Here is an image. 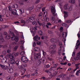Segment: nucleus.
<instances>
[{
  "instance_id": "37998d69",
  "label": "nucleus",
  "mask_w": 80,
  "mask_h": 80,
  "mask_svg": "<svg viewBox=\"0 0 80 80\" xmlns=\"http://www.w3.org/2000/svg\"><path fill=\"white\" fill-rule=\"evenodd\" d=\"M2 63H3L4 62V63H6L7 62V61L5 60V59H3L2 60Z\"/></svg>"
},
{
  "instance_id": "338daca9",
  "label": "nucleus",
  "mask_w": 80,
  "mask_h": 80,
  "mask_svg": "<svg viewBox=\"0 0 80 80\" xmlns=\"http://www.w3.org/2000/svg\"><path fill=\"white\" fill-rule=\"evenodd\" d=\"M0 21L1 22L3 21V19L1 17V15H0Z\"/></svg>"
},
{
  "instance_id": "a19ab883",
  "label": "nucleus",
  "mask_w": 80,
  "mask_h": 80,
  "mask_svg": "<svg viewBox=\"0 0 80 80\" xmlns=\"http://www.w3.org/2000/svg\"><path fill=\"white\" fill-rule=\"evenodd\" d=\"M56 52V51L55 50H52L51 51L52 54H54Z\"/></svg>"
},
{
  "instance_id": "20e7f679",
  "label": "nucleus",
  "mask_w": 80,
  "mask_h": 80,
  "mask_svg": "<svg viewBox=\"0 0 80 80\" xmlns=\"http://www.w3.org/2000/svg\"><path fill=\"white\" fill-rule=\"evenodd\" d=\"M51 10L52 15L54 16V17L56 16V13H55L56 10L55 8L53 6H52L51 8Z\"/></svg>"
},
{
  "instance_id": "13d9d810",
  "label": "nucleus",
  "mask_w": 80,
  "mask_h": 80,
  "mask_svg": "<svg viewBox=\"0 0 80 80\" xmlns=\"http://www.w3.org/2000/svg\"><path fill=\"white\" fill-rule=\"evenodd\" d=\"M7 69H8V67H7V66L5 67L4 68L3 70H7Z\"/></svg>"
},
{
  "instance_id": "ea45409f",
  "label": "nucleus",
  "mask_w": 80,
  "mask_h": 80,
  "mask_svg": "<svg viewBox=\"0 0 80 80\" xmlns=\"http://www.w3.org/2000/svg\"><path fill=\"white\" fill-rule=\"evenodd\" d=\"M64 33H65V37H67V33L66 32H64L63 33H62V37H63V35H64Z\"/></svg>"
},
{
  "instance_id": "a211bd4d",
  "label": "nucleus",
  "mask_w": 80,
  "mask_h": 80,
  "mask_svg": "<svg viewBox=\"0 0 80 80\" xmlns=\"http://www.w3.org/2000/svg\"><path fill=\"white\" fill-rule=\"evenodd\" d=\"M55 23H60L61 22H62V21L60 19L58 21V20H56L55 21Z\"/></svg>"
},
{
  "instance_id": "f257e3e1",
  "label": "nucleus",
  "mask_w": 80,
  "mask_h": 80,
  "mask_svg": "<svg viewBox=\"0 0 80 80\" xmlns=\"http://www.w3.org/2000/svg\"><path fill=\"white\" fill-rule=\"evenodd\" d=\"M34 20H35V17H33L32 16H31L30 17H29L28 19H27L26 20V23H29L30 21L31 22H32L34 21Z\"/></svg>"
},
{
  "instance_id": "dca6fc26",
  "label": "nucleus",
  "mask_w": 80,
  "mask_h": 80,
  "mask_svg": "<svg viewBox=\"0 0 80 80\" xmlns=\"http://www.w3.org/2000/svg\"><path fill=\"white\" fill-rule=\"evenodd\" d=\"M7 57H8L9 58H11L12 57V58H13V56H12V53H10L9 54H8L7 55Z\"/></svg>"
},
{
  "instance_id": "5fc2aeb1",
  "label": "nucleus",
  "mask_w": 80,
  "mask_h": 80,
  "mask_svg": "<svg viewBox=\"0 0 80 80\" xmlns=\"http://www.w3.org/2000/svg\"><path fill=\"white\" fill-rule=\"evenodd\" d=\"M45 19L46 20V22H48L49 21V19H48V18L45 17Z\"/></svg>"
},
{
  "instance_id": "4468645a",
  "label": "nucleus",
  "mask_w": 80,
  "mask_h": 80,
  "mask_svg": "<svg viewBox=\"0 0 80 80\" xmlns=\"http://www.w3.org/2000/svg\"><path fill=\"white\" fill-rule=\"evenodd\" d=\"M18 47V46L17 45L14 48H13V51H15V52H16L17 50V48Z\"/></svg>"
},
{
  "instance_id": "7c9ffc66",
  "label": "nucleus",
  "mask_w": 80,
  "mask_h": 80,
  "mask_svg": "<svg viewBox=\"0 0 80 80\" xmlns=\"http://www.w3.org/2000/svg\"><path fill=\"white\" fill-rule=\"evenodd\" d=\"M14 40H19V38H18V37L17 36H16L15 37H14Z\"/></svg>"
},
{
  "instance_id": "69168bd1",
  "label": "nucleus",
  "mask_w": 80,
  "mask_h": 80,
  "mask_svg": "<svg viewBox=\"0 0 80 80\" xmlns=\"http://www.w3.org/2000/svg\"><path fill=\"white\" fill-rule=\"evenodd\" d=\"M36 45V42H33V47H35Z\"/></svg>"
},
{
  "instance_id": "c85d7f7f",
  "label": "nucleus",
  "mask_w": 80,
  "mask_h": 80,
  "mask_svg": "<svg viewBox=\"0 0 80 80\" xmlns=\"http://www.w3.org/2000/svg\"><path fill=\"white\" fill-rule=\"evenodd\" d=\"M20 55L21 56L24 55L25 54V52L22 51L20 52Z\"/></svg>"
},
{
  "instance_id": "7ed1b4c3",
  "label": "nucleus",
  "mask_w": 80,
  "mask_h": 80,
  "mask_svg": "<svg viewBox=\"0 0 80 80\" xmlns=\"http://www.w3.org/2000/svg\"><path fill=\"white\" fill-rule=\"evenodd\" d=\"M80 60V52L78 53L77 54V56L74 58L72 59V61L75 62L77 60Z\"/></svg>"
},
{
  "instance_id": "f8f14e48",
  "label": "nucleus",
  "mask_w": 80,
  "mask_h": 80,
  "mask_svg": "<svg viewBox=\"0 0 80 80\" xmlns=\"http://www.w3.org/2000/svg\"><path fill=\"white\" fill-rule=\"evenodd\" d=\"M1 28L2 29L8 28V26L7 25H2L1 27Z\"/></svg>"
},
{
  "instance_id": "6ab92c4d",
  "label": "nucleus",
  "mask_w": 80,
  "mask_h": 80,
  "mask_svg": "<svg viewBox=\"0 0 80 80\" xmlns=\"http://www.w3.org/2000/svg\"><path fill=\"white\" fill-rule=\"evenodd\" d=\"M75 0H70L69 1V2L70 3L73 4L75 3Z\"/></svg>"
},
{
  "instance_id": "9b49d317",
  "label": "nucleus",
  "mask_w": 80,
  "mask_h": 80,
  "mask_svg": "<svg viewBox=\"0 0 80 80\" xmlns=\"http://www.w3.org/2000/svg\"><path fill=\"white\" fill-rule=\"evenodd\" d=\"M8 71L9 73H12L13 72V70L12 68H8Z\"/></svg>"
},
{
  "instance_id": "2f4dec72",
  "label": "nucleus",
  "mask_w": 80,
  "mask_h": 80,
  "mask_svg": "<svg viewBox=\"0 0 80 80\" xmlns=\"http://www.w3.org/2000/svg\"><path fill=\"white\" fill-rule=\"evenodd\" d=\"M2 53L3 55H6V54H7V51L4 50L2 51Z\"/></svg>"
},
{
  "instance_id": "c756f323",
  "label": "nucleus",
  "mask_w": 80,
  "mask_h": 80,
  "mask_svg": "<svg viewBox=\"0 0 80 80\" xmlns=\"http://www.w3.org/2000/svg\"><path fill=\"white\" fill-rule=\"evenodd\" d=\"M65 22L67 23H72V21L69 20H67L65 21Z\"/></svg>"
},
{
  "instance_id": "a878e982",
  "label": "nucleus",
  "mask_w": 80,
  "mask_h": 80,
  "mask_svg": "<svg viewBox=\"0 0 80 80\" xmlns=\"http://www.w3.org/2000/svg\"><path fill=\"white\" fill-rule=\"evenodd\" d=\"M19 11H20L21 14H22V13L24 12V10L23 9H19Z\"/></svg>"
},
{
  "instance_id": "864d4df0",
  "label": "nucleus",
  "mask_w": 80,
  "mask_h": 80,
  "mask_svg": "<svg viewBox=\"0 0 80 80\" xmlns=\"http://www.w3.org/2000/svg\"><path fill=\"white\" fill-rule=\"evenodd\" d=\"M23 66L22 64L21 66H19V68L21 69H23Z\"/></svg>"
},
{
  "instance_id": "603ef678",
  "label": "nucleus",
  "mask_w": 80,
  "mask_h": 80,
  "mask_svg": "<svg viewBox=\"0 0 80 80\" xmlns=\"http://www.w3.org/2000/svg\"><path fill=\"white\" fill-rule=\"evenodd\" d=\"M22 67H23H23H24V68L25 67H27V64H22Z\"/></svg>"
},
{
  "instance_id": "f704fd0d",
  "label": "nucleus",
  "mask_w": 80,
  "mask_h": 80,
  "mask_svg": "<svg viewBox=\"0 0 80 80\" xmlns=\"http://www.w3.org/2000/svg\"><path fill=\"white\" fill-rule=\"evenodd\" d=\"M45 72H46V73H51V74L52 73H51V72L50 71H49L48 70H45Z\"/></svg>"
},
{
  "instance_id": "72a5a7b5",
  "label": "nucleus",
  "mask_w": 80,
  "mask_h": 80,
  "mask_svg": "<svg viewBox=\"0 0 80 80\" xmlns=\"http://www.w3.org/2000/svg\"><path fill=\"white\" fill-rule=\"evenodd\" d=\"M18 55H19V53H18V52L15 53L14 54V57H17V56H18Z\"/></svg>"
},
{
  "instance_id": "a18cd8bd",
  "label": "nucleus",
  "mask_w": 80,
  "mask_h": 80,
  "mask_svg": "<svg viewBox=\"0 0 80 80\" xmlns=\"http://www.w3.org/2000/svg\"><path fill=\"white\" fill-rule=\"evenodd\" d=\"M36 43L37 45H40L41 43V42H40L37 41L36 42Z\"/></svg>"
},
{
  "instance_id": "774afa93",
  "label": "nucleus",
  "mask_w": 80,
  "mask_h": 80,
  "mask_svg": "<svg viewBox=\"0 0 80 80\" xmlns=\"http://www.w3.org/2000/svg\"><path fill=\"white\" fill-rule=\"evenodd\" d=\"M77 36L78 37V38H80V34L79 33H78L77 34Z\"/></svg>"
},
{
  "instance_id": "49530a36",
  "label": "nucleus",
  "mask_w": 80,
  "mask_h": 80,
  "mask_svg": "<svg viewBox=\"0 0 80 80\" xmlns=\"http://www.w3.org/2000/svg\"><path fill=\"white\" fill-rule=\"evenodd\" d=\"M21 33L22 35L21 36V37L22 39H24V37H23V32H21Z\"/></svg>"
},
{
  "instance_id": "1a4fd4ad",
  "label": "nucleus",
  "mask_w": 80,
  "mask_h": 80,
  "mask_svg": "<svg viewBox=\"0 0 80 80\" xmlns=\"http://www.w3.org/2000/svg\"><path fill=\"white\" fill-rule=\"evenodd\" d=\"M17 10L16 9H13L11 11L12 14L16 15V14L17 13Z\"/></svg>"
},
{
  "instance_id": "e433bc0d",
  "label": "nucleus",
  "mask_w": 80,
  "mask_h": 80,
  "mask_svg": "<svg viewBox=\"0 0 80 80\" xmlns=\"http://www.w3.org/2000/svg\"><path fill=\"white\" fill-rule=\"evenodd\" d=\"M8 10L9 11H11L12 12V8L10 6H8Z\"/></svg>"
},
{
  "instance_id": "09e8293b",
  "label": "nucleus",
  "mask_w": 80,
  "mask_h": 80,
  "mask_svg": "<svg viewBox=\"0 0 80 80\" xmlns=\"http://www.w3.org/2000/svg\"><path fill=\"white\" fill-rule=\"evenodd\" d=\"M32 33H35L36 31H35L34 29H32V31H31Z\"/></svg>"
},
{
  "instance_id": "de8ad7c7",
  "label": "nucleus",
  "mask_w": 80,
  "mask_h": 80,
  "mask_svg": "<svg viewBox=\"0 0 80 80\" xmlns=\"http://www.w3.org/2000/svg\"><path fill=\"white\" fill-rule=\"evenodd\" d=\"M72 7L71 6H70L68 8V11L69 12H70L71 11H72Z\"/></svg>"
},
{
  "instance_id": "c03bdc74",
  "label": "nucleus",
  "mask_w": 80,
  "mask_h": 80,
  "mask_svg": "<svg viewBox=\"0 0 80 80\" xmlns=\"http://www.w3.org/2000/svg\"><path fill=\"white\" fill-rule=\"evenodd\" d=\"M62 25L64 27H67V24L65 23H63L62 24Z\"/></svg>"
},
{
  "instance_id": "3c124183",
  "label": "nucleus",
  "mask_w": 80,
  "mask_h": 80,
  "mask_svg": "<svg viewBox=\"0 0 80 80\" xmlns=\"http://www.w3.org/2000/svg\"><path fill=\"white\" fill-rule=\"evenodd\" d=\"M59 62L61 63L63 62V59L62 58H60L59 59Z\"/></svg>"
},
{
  "instance_id": "c9c22d12",
  "label": "nucleus",
  "mask_w": 80,
  "mask_h": 80,
  "mask_svg": "<svg viewBox=\"0 0 80 80\" xmlns=\"http://www.w3.org/2000/svg\"><path fill=\"white\" fill-rule=\"evenodd\" d=\"M10 52H11V50L9 49H8L7 50V52L8 54H10Z\"/></svg>"
},
{
  "instance_id": "4c0bfd02",
  "label": "nucleus",
  "mask_w": 80,
  "mask_h": 80,
  "mask_svg": "<svg viewBox=\"0 0 80 80\" xmlns=\"http://www.w3.org/2000/svg\"><path fill=\"white\" fill-rule=\"evenodd\" d=\"M50 67V66L49 64H48L45 66V68H49Z\"/></svg>"
},
{
  "instance_id": "ddd939ff",
  "label": "nucleus",
  "mask_w": 80,
  "mask_h": 80,
  "mask_svg": "<svg viewBox=\"0 0 80 80\" xmlns=\"http://www.w3.org/2000/svg\"><path fill=\"white\" fill-rule=\"evenodd\" d=\"M21 22L22 23H23V24L22 25V26H24V25H25V24H26V22H25V21L23 20H22L21 21Z\"/></svg>"
},
{
  "instance_id": "4be33fe9",
  "label": "nucleus",
  "mask_w": 80,
  "mask_h": 80,
  "mask_svg": "<svg viewBox=\"0 0 80 80\" xmlns=\"http://www.w3.org/2000/svg\"><path fill=\"white\" fill-rule=\"evenodd\" d=\"M3 35H4L6 38H7V32H4Z\"/></svg>"
},
{
  "instance_id": "bf43d9fd",
  "label": "nucleus",
  "mask_w": 80,
  "mask_h": 80,
  "mask_svg": "<svg viewBox=\"0 0 80 80\" xmlns=\"http://www.w3.org/2000/svg\"><path fill=\"white\" fill-rule=\"evenodd\" d=\"M48 60H49L50 61L52 60V58H50L49 57H48Z\"/></svg>"
},
{
  "instance_id": "bb28decb",
  "label": "nucleus",
  "mask_w": 80,
  "mask_h": 80,
  "mask_svg": "<svg viewBox=\"0 0 80 80\" xmlns=\"http://www.w3.org/2000/svg\"><path fill=\"white\" fill-rule=\"evenodd\" d=\"M33 22H32V24L34 25H37V22L35 21V20L33 21Z\"/></svg>"
},
{
  "instance_id": "79ce46f5",
  "label": "nucleus",
  "mask_w": 80,
  "mask_h": 80,
  "mask_svg": "<svg viewBox=\"0 0 80 80\" xmlns=\"http://www.w3.org/2000/svg\"><path fill=\"white\" fill-rule=\"evenodd\" d=\"M19 3L20 4V5H22L23 4V1H20L19 2Z\"/></svg>"
},
{
  "instance_id": "052dcab7",
  "label": "nucleus",
  "mask_w": 80,
  "mask_h": 80,
  "mask_svg": "<svg viewBox=\"0 0 80 80\" xmlns=\"http://www.w3.org/2000/svg\"><path fill=\"white\" fill-rule=\"evenodd\" d=\"M43 52V55H44V56H45V55H46V52H44L43 51H42Z\"/></svg>"
},
{
  "instance_id": "f03ea898",
  "label": "nucleus",
  "mask_w": 80,
  "mask_h": 80,
  "mask_svg": "<svg viewBox=\"0 0 80 80\" xmlns=\"http://www.w3.org/2000/svg\"><path fill=\"white\" fill-rule=\"evenodd\" d=\"M34 58L35 60H39L40 59V53L39 52L37 54L36 53L34 52Z\"/></svg>"
},
{
  "instance_id": "f3484780",
  "label": "nucleus",
  "mask_w": 80,
  "mask_h": 80,
  "mask_svg": "<svg viewBox=\"0 0 80 80\" xmlns=\"http://www.w3.org/2000/svg\"><path fill=\"white\" fill-rule=\"evenodd\" d=\"M38 33L39 35H42L43 34V33L42 31L40 30L38 31Z\"/></svg>"
},
{
  "instance_id": "5701e85b",
  "label": "nucleus",
  "mask_w": 80,
  "mask_h": 80,
  "mask_svg": "<svg viewBox=\"0 0 80 80\" xmlns=\"http://www.w3.org/2000/svg\"><path fill=\"white\" fill-rule=\"evenodd\" d=\"M80 70H78V71H77L76 72V75H77V76H79V73H80Z\"/></svg>"
},
{
  "instance_id": "0e129e2a",
  "label": "nucleus",
  "mask_w": 80,
  "mask_h": 80,
  "mask_svg": "<svg viewBox=\"0 0 80 80\" xmlns=\"http://www.w3.org/2000/svg\"><path fill=\"white\" fill-rule=\"evenodd\" d=\"M14 32L17 35H18V32H17V31L16 30H15L14 31Z\"/></svg>"
},
{
  "instance_id": "6e6d98bb",
  "label": "nucleus",
  "mask_w": 80,
  "mask_h": 80,
  "mask_svg": "<svg viewBox=\"0 0 80 80\" xmlns=\"http://www.w3.org/2000/svg\"><path fill=\"white\" fill-rule=\"evenodd\" d=\"M19 63V62H18V61H17L16 62V65L17 66H18L19 65H18V63Z\"/></svg>"
},
{
  "instance_id": "4d7b16f0",
  "label": "nucleus",
  "mask_w": 80,
  "mask_h": 80,
  "mask_svg": "<svg viewBox=\"0 0 80 80\" xmlns=\"http://www.w3.org/2000/svg\"><path fill=\"white\" fill-rule=\"evenodd\" d=\"M36 48L37 51H40V49L39 47H36Z\"/></svg>"
},
{
  "instance_id": "6e6552de",
  "label": "nucleus",
  "mask_w": 80,
  "mask_h": 80,
  "mask_svg": "<svg viewBox=\"0 0 80 80\" xmlns=\"http://www.w3.org/2000/svg\"><path fill=\"white\" fill-rule=\"evenodd\" d=\"M33 39L34 40H40V37H38V35H36L34 37H33Z\"/></svg>"
},
{
  "instance_id": "412c9836",
  "label": "nucleus",
  "mask_w": 80,
  "mask_h": 80,
  "mask_svg": "<svg viewBox=\"0 0 80 80\" xmlns=\"http://www.w3.org/2000/svg\"><path fill=\"white\" fill-rule=\"evenodd\" d=\"M20 14H21V13L20 11H17L16 15H18V16L20 15Z\"/></svg>"
},
{
  "instance_id": "9d476101",
  "label": "nucleus",
  "mask_w": 80,
  "mask_h": 80,
  "mask_svg": "<svg viewBox=\"0 0 80 80\" xmlns=\"http://www.w3.org/2000/svg\"><path fill=\"white\" fill-rule=\"evenodd\" d=\"M56 44L51 45L50 46V48H51V49H52V50H54V49H55V48H56Z\"/></svg>"
},
{
  "instance_id": "aec40b11",
  "label": "nucleus",
  "mask_w": 80,
  "mask_h": 80,
  "mask_svg": "<svg viewBox=\"0 0 80 80\" xmlns=\"http://www.w3.org/2000/svg\"><path fill=\"white\" fill-rule=\"evenodd\" d=\"M0 40H4V39L3 38V36L2 34L0 35Z\"/></svg>"
},
{
  "instance_id": "2eb2a0df",
  "label": "nucleus",
  "mask_w": 80,
  "mask_h": 80,
  "mask_svg": "<svg viewBox=\"0 0 80 80\" xmlns=\"http://www.w3.org/2000/svg\"><path fill=\"white\" fill-rule=\"evenodd\" d=\"M18 7V4H15L14 5H13L12 6V8H17Z\"/></svg>"
},
{
  "instance_id": "423d86ee",
  "label": "nucleus",
  "mask_w": 80,
  "mask_h": 80,
  "mask_svg": "<svg viewBox=\"0 0 80 80\" xmlns=\"http://www.w3.org/2000/svg\"><path fill=\"white\" fill-rule=\"evenodd\" d=\"M42 62L43 65H45V59L43 58H42L38 61V63H39L38 65H40Z\"/></svg>"
},
{
  "instance_id": "b1692460",
  "label": "nucleus",
  "mask_w": 80,
  "mask_h": 80,
  "mask_svg": "<svg viewBox=\"0 0 80 80\" xmlns=\"http://www.w3.org/2000/svg\"><path fill=\"white\" fill-rule=\"evenodd\" d=\"M25 71H26V69L25 68H22L21 70V72L22 73H24L25 72Z\"/></svg>"
},
{
  "instance_id": "473e14b6",
  "label": "nucleus",
  "mask_w": 80,
  "mask_h": 80,
  "mask_svg": "<svg viewBox=\"0 0 80 80\" xmlns=\"http://www.w3.org/2000/svg\"><path fill=\"white\" fill-rule=\"evenodd\" d=\"M0 67H1V68H2V69H3L5 67V66L4 65H2V64H0Z\"/></svg>"
},
{
  "instance_id": "0eeeda50",
  "label": "nucleus",
  "mask_w": 80,
  "mask_h": 80,
  "mask_svg": "<svg viewBox=\"0 0 80 80\" xmlns=\"http://www.w3.org/2000/svg\"><path fill=\"white\" fill-rule=\"evenodd\" d=\"M10 63L9 64V66L10 67V65H13V64H15V60L14 59H11L10 60Z\"/></svg>"
},
{
  "instance_id": "8fccbe9b",
  "label": "nucleus",
  "mask_w": 80,
  "mask_h": 80,
  "mask_svg": "<svg viewBox=\"0 0 80 80\" xmlns=\"http://www.w3.org/2000/svg\"><path fill=\"white\" fill-rule=\"evenodd\" d=\"M40 0H36L35 2V3H36V4H37V3H38L40 2Z\"/></svg>"
},
{
  "instance_id": "680f3d73",
  "label": "nucleus",
  "mask_w": 80,
  "mask_h": 80,
  "mask_svg": "<svg viewBox=\"0 0 80 80\" xmlns=\"http://www.w3.org/2000/svg\"><path fill=\"white\" fill-rule=\"evenodd\" d=\"M8 40H9V39H10V35H8L7 36V38H6Z\"/></svg>"
},
{
  "instance_id": "39448f33",
  "label": "nucleus",
  "mask_w": 80,
  "mask_h": 80,
  "mask_svg": "<svg viewBox=\"0 0 80 80\" xmlns=\"http://www.w3.org/2000/svg\"><path fill=\"white\" fill-rule=\"evenodd\" d=\"M21 59L22 62H24V63H27L28 62V60L27 58L24 56L21 57Z\"/></svg>"
},
{
  "instance_id": "58836bf2",
  "label": "nucleus",
  "mask_w": 80,
  "mask_h": 80,
  "mask_svg": "<svg viewBox=\"0 0 80 80\" xmlns=\"http://www.w3.org/2000/svg\"><path fill=\"white\" fill-rule=\"evenodd\" d=\"M20 43L21 45H23L24 43V41L23 40L21 41Z\"/></svg>"
},
{
  "instance_id": "393cba45",
  "label": "nucleus",
  "mask_w": 80,
  "mask_h": 80,
  "mask_svg": "<svg viewBox=\"0 0 80 80\" xmlns=\"http://www.w3.org/2000/svg\"><path fill=\"white\" fill-rule=\"evenodd\" d=\"M68 8V5L67 4H66L64 6V8L65 10H67Z\"/></svg>"
},
{
  "instance_id": "e2e57ef3",
  "label": "nucleus",
  "mask_w": 80,
  "mask_h": 80,
  "mask_svg": "<svg viewBox=\"0 0 80 80\" xmlns=\"http://www.w3.org/2000/svg\"><path fill=\"white\" fill-rule=\"evenodd\" d=\"M13 32L11 31V29H9V33L10 34H11V33H12Z\"/></svg>"
},
{
  "instance_id": "cd10ccee",
  "label": "nucleus",
  "mask_w": 80,
  "mask_h": 80,
  "mask_svg": "<svg viewBox=\"0 0 80 80\" xmlns=\"http://www.w3.org/2000/svg\"><path fill=\"white\" fill-rule=\"evenodd\" d=\"M37 22L38 23V24L40 25V26H41L42 25V24L41 23L40 21L39 20V19H38L37 21Z\"/></svg>"
}]
</instances>
